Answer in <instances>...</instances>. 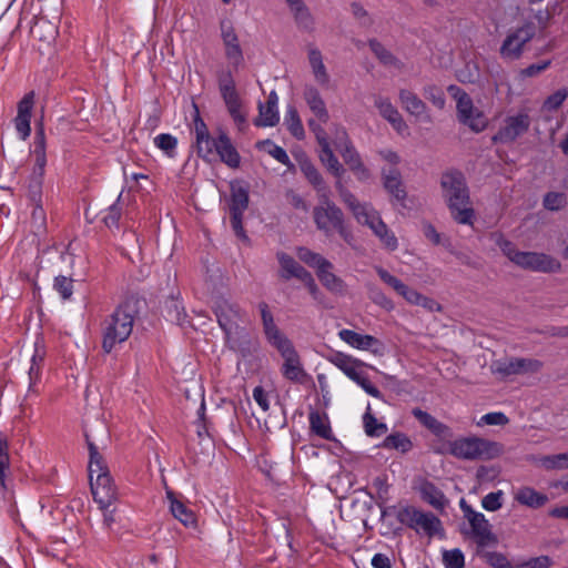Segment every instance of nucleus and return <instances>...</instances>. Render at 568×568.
I'll use <instances>...</instances> for the list:
<instances>
[{
  "instance_id": "nucleus-58",
  "label": "nucleus",
  "mask_w": 568,
  "mask_h": 568,
  "mask_svg": "<svg viewBox=\"0 0 568 568\" xmlns=\"http://www.w3.org/2000/svg\"><path fill=\"white\" fill-rule=\"evenodd\" d=\"M566 204V196L559 192H550L544 197V205L546 209L556 211L564 207Z\"/></svg>"
},
{
  "instance_id": "nucleus-35",
  "label": "nucleus",
  "mask_w": 568,
  "mask_h": 568,
  "mask_svg": "<svg viewBox=\"0 0 568 568\" xmlns=\"http://www.w3.org/2000/svg\"><path fill=\"white\" fill-rule=\"evenodd\" d=\"M399 295L409 304L422 306L430 312L440 311V305L435 300L420 294L416 290L408 287L406 284Z\"/></svg>"
},
{
  "instance_id": "nucleus-54",
  "label": "nucleus",
  "mask_w": 568,
  "mask_h": 568,
  "mask_svg": "<svg viewBox=\"0 0 568 568\" xmlns=\"http://www.w3.org/2000/svg\"><path fill=\"white\" fill-rule=\"evenodd\" d=\"M503 498V490L489 493L481 499V507L487 511H496L501 508Z\"/></svg>"
},
{
  "instance_id": "nucleus-16",
  "label": "nucleus",
  "mask_w": 568,
  "mask_h": 568,
  "mask_svg": "<svg viewBox=\"0 0 568 568\" xmlns=\"http://www.w3.org/2000/svg\"><path fill=\"white\" fill-rule=\"evenodd\" d=\"M313 215L317 229L326 235L332 234L344 220L343 212L327 197L326 193L321 194V203L314 207Z\"/></svg>"
},
{
  "instance_id": "nucleus-36",
  "label": "nucleus",
  "mask_w": 568,
  "mask_h": 568,
  "mask_svg": "<svg viewBox=\"0 0 568 568\" xmlns=\"http://www.w3.org/2000/svg\"><path fill=\"white\" fill-rule=\"evenodd\" d=\"M413 415L426 427L428 428L433 434H435L438 437H448L450 436V429L448 426L443 424L442 422L437 420L435 417H433L430 414L419 409L415 408L413 410Z\"/></svg>"
},
{
  "instance_id": "nucleus-52",
  "label": "nucleus",
  "mask_w": 568,
  "mask_h": 568,
  "mask_svg": "<svg viewBox=\"0 0 568 568\" xmlns=\"http://www.w3.org/2000/svg\"><path fill=\"white\" fill-rule=\"evenodd\" d=\"M567 97H568V89L561 88V89L557 90L556 92H554L552 94H550L544 101L542 109L546 111H549V112L556 111L557 109H559L561 106V104L565 102Z\"/></svg>"
},
{
  "instance_id": "nucleus-32",
  "label": "nucleus",
  "mask_w": 568,
  "mask_h": 568,
  "mask_svg": "<svg viewBox=\"0 0 568 568\" xmlns=\"http://www.w3.org/2000/svg\"><path fill=\"white\" fill-rule=\"evenodd\" d=\"M297 162L301 171L317 192L321 194L326 193L323 178L311 160L305 154H301L297 156Z\"/></svg>"
},
{
  "instance_id": "nucleus-6",
  "label": "nucleus",
  "mask_w": 568,
  "mask_h": 568,
  "mask_svg": "<svg viewBox=\"0 0 568 568\" xmlns=\"http://www.w3.org/2000/svg\"><path fill=\"white\" fill-rule=\"evenodd\" d=\"M297 257L310 267L315 268L318 280L326 290L335 294L344 292V281L334 274L333 264L324 256L306 247H300L297 250Z\"/></svg>"
},
{
  "instance_id": "nucleus-24",
  "label": "nucleus",
  "mask_w": 568,
  "mask_h": 568,
  "mask_svg": "<svg viewBox=\"0 0 568 568\" xmlns=\"http://www.w3.org/2000/svg\"><path fill=\"white\" fill-rule=\"evenodd\" d=\"M334 145L339 151L345 164L351 168L362 160L359 153L353 146L346 130L343 126L334 125Z\"/></svg>"
},
{
  "instance_id": "nucleus-5",
  "label": "nucleus",
  "mask_w": 568,
  "mask_h": 568,
  "mask_svg": "<svg viewBox=\"0 0 568 568\" xmlns=\"http://www.w3.org/2000/svg\"><path fill=\"white\" fill-rule=\"evenodd\" d=\"M498 245L503 253L516 265L534 272H557L560 270L558 260L550 255L536 252H519L513 243L507 240H499Z\"/></svg>"
},
{
  "instance_id": "nucleus-49",
  "label": "nucleus",
  "mask_w": 568,
  "mask_h": 568,
  "mask_svg": "<svg viewBox=\"0 0 568 568\" xmlns=\"http://www.w3.org/2000/svg\"><path fill=\"white\" fill-rule=\"evenodd\" d=\"M9 445L6 438L0 436V486L6 489L7 473L10 467Z\"/></svg>"
},
{
  "instance_id": "nucleus-29",
  "label": "nucleus",
  "mask_w": 568,
  "mask_h": 568,
  "mask_svg": "<svg viewBox=\"0 0 568 568\" xmlns=\"http://www.w3.org/2000/svg\"><path fill=\"white\" fill-rule=\"evenodd\" d=\"M217 144L215 156L217 155L223 163L232 169L239 168L241 156L225 132L219 134Z\"/></svg>"
},
{
  "instance_id": "nucleus-39",
  "label": "nucleus",
  "mask_w": 568,
  "mask_h": 568,
  "mask_svg": "<svg viewBox=\"0 0 568 568\" xmlns=\"http://www.w3.org/2000/svg\"><path fill=\"white\" fill-rule=\"evenodd\" d=\"M312 432L324 439H332L333 433L328 417L318 412H312L308 416Z\"/></svg>"
},
{
  "instance_id": "nucleus-47",
  "label": "nucleus",
  "mask_w": 568,
  "mask_h": 568,
  "mask_svg": "<svg viewBox=\"0 0 568 568\" xmlns=\"http://www.w3.org/2000/svg\"><path fill=\"white\" fill-rule=\"evenodd\" d=\"M154 145L163 151L165 155L169 158L175 156V151L178 146V139L169 133L158 134L154 140Z\"/></svg>"
},
{
  "instance_id": "nucleus-48",
  "label": "nucleus",
  "mask_w": 568,
  "mask_h": 568,
  "mask_svg": "<svg viewBox=\"0 0 568 568\" xmlns=\"http://www.w3.org/2000/svg\"><path fill=\"white\" fill-rule=\"evenodd\" d=\"M517 363L518 357L496 361L491 364V369L493 372L500 374L503 376L519 375Z\"/></svg>"
},
{
  "instance_id": "nucleus-31",
  "label": "nucleus",
  "mask_w": 568,
  "mask_h": 568,
  "mask_svg": "<svg viewBox=\"0 0 568 568\" xmlns=\"http://www.w3.org/2000/svg\"><path fill=\"white\" fill-rule=\"evenodd\" d=\"M32 155L34 158V168L32 175L42 179L47 165L45 138L42 128L36 134L34 149L32 151Z\"/></svg>"
},
{
  "instance_id": "nucleus-2",
  "label": "nucleus",
  "mask_w": 568,
  "mask_h": 568,
  "mask_svg": "<svg viewBox=\"0 0 568 568\" xmlns=\"http://www.w3.org/2000/svg\"><path fill=\"white\" fill-rule=\"evenodd\" d=\"M89 448V479L94 501L100 509L111 507L118 499V488L110 475L108 465L98 445L87 435Z\"/></svg>"
},
{
  "instance_id": "nucleus-45",
  "label": "nucleus",
  "mask_w": 568,
  "mask_h": 568,
  "mask_svg": "<svg viewBox=\"0 0 568 568\" xmlns=\"http://www.w3.org/2000/svg\"><path fill=\"white\" fill-rule=\"evenodd\" d=\"M383 447L387 449H396L402 453H407L412 449L413 443L405 434L396 433L388 435L384 439Z\"/></svg>"
},
{
  "instance_id": "nucleus-50",
  "label": "nucleus",
  "mask_w": 568,
  "mask_h": 568,
  "mask_svg": "<svg viewBox=\"0 0 568 568\" xmlns=\"http://www.w3.org/2000/svg\"><path fill=\"white\" fill-rule=\"evenodd\" d=\"M263 146L267 151L270 155H272L275 160L281 162L282 164L286 165L288 170L294 169V164L291 162L286 151L275 143L271 141L263 142Z\"/></svg>"
},
{
  "instance_id": "nucleus-62",
  "label": "nucleus",
  "mask_w": 568,
  "mask_h": 568,
  "mask_svg": "<svg viewBox=\"0 0 568 568\" xmlns=\"http://www.w3.org/2000/svg\"><path fill=\"white\" fill-rule=\"evenodd\" d=\"M354 383H356L369 396L375 398L382 397L379 389L367 378L365 373H363Z\"/></svg>"
},
{
  "instance_id": "nucleus-12",
  "label": "nucleus",
  "mask_w": 568,
  "mask_h": 568,
  "mask_svg": "<svg viewBox=\"0 0 568 568\" xmlns=\"http://www.w3.org/2000/svg\"><path fill=\"white\" fill-rule=\"evenodd\" d=\"M535 34L536 28L531 22L510 29L500 45V57L506 61L518 60L524 53L525 45L531 41Z\"/></svg>"
},
{
  "instance_id": "nucleus-60",
  "label": "nucleus",
  "mask_w": 568,
  "mask_h": 568,
  "mask_svg": "<svg viewBox=\"0 0 568 568\" xmlns=\"http://www.w3.org/2000/svg\"><path fill=\"white\" fill-rule=\"evenodd\" d=\"M377 273L379 277L389 285L398 295L404 290L405 284L384 268L378 267Z\"/></svg>"
},
{
  "instance_id": "nucleus-19",
  "label": "nucleus",
  "mask_w": 568,
  "mask_h": 568,
  "mask_svg": "<svg viewBox=\"0 0 568 568\" xmlns=\"http://www.w3.org/2000/svg\"><path fill=\"white\" fill-rule=\"evenodd\" d=\"M165 498L171 515L179 520L185 528L194 529L197 527V517L195 513L186 505L181 495H176L166 487Z\"/></svg>"
},
{
  "instance_id": "nucleus-14",
  "label": "nucleus",
  "mask_w": 568,
  "mask_h": 568,
  "mask_svg": "<svg viewBox=\"0 0 568 568\" xmlns=\"http://www.w3.org/2000/svg\"><path fill=\"white\" fill-rule=\"evenodd\" d=\"M231 190V223L232 229L237 237L247 240L243 227V215L248 206V187L241 181H232L230 183Z\"/></svg>"
},
{
  "instance_id": "nucleus-41",
  "label": "nucleus",
  "mask_w": 568,
  "mask_h": 568,
  "mask_svg": "<svg viewBox=\"0 0 568 568\" xmlns=\"http://www.w3.org/2000/svg\"><path fill=\"white\" fill-rule=\"evenodd\" d=\"M32 33L40 41L51 43L58 37V27L47 19H40L36 22Z\"/></svg>"
},
{
  "instance_id": "nucleus-7",
  "label": "nucleus",
  "mask_w": 568,
  "mask_h": 568,
  "mask_svg": "<svg viewBox=\"0 0 568 568\" xmlns=\"http://www.w3.org/2000/svg\"><path fill=\"white\" fill-rule=\"evenodd\" d=\"M213 310L219 325L225 333L226 343L232 349H235L237 339L246 337L245 329L239 325L240 310L224 298L216 300Z\"/></svg>"
},
{
  "instance_id": "nucleus-1",
  "label": "nucleus",
  "mask_w": 568,
  "mask_h": 568,
  "mask_svg": "<svg viewBox=\"0 0 568 568\" xmlns=\"http://www.w3.org/2000/svg\"><path fill=\"white\" fill-rule=\"evenodd\" d=\"M260 312L266 339L283 358L282 375L291 382H302L306 373L293 343L278 329L266 304H260Z\"/></svg>"
},
{
  "instance_id": "nucleus-25",
  "label": "nucleus",
  "mask_w": 568,
  "mask_h": 568,
  "mask_svg": "<svg viewBox=\"0 0 568 568\" xmlns=\"http://www.w3.org/2000/svg\"><path fill=\"white\" fill-rule=\"evenodd\" d=\"M398 100L403 109L415 116L418 121H430L425 103L412 91L402 89L398 93Z\"/></svg>"
},
{
  "instance_id": "nucleus-28",
  "label": "nucleus",
  "mask_w": 568,
  "mask_h": 568,
  "mask_svg": "<svg viewBox=\"0 0 568 568\" xmlns=\"http://www.w3.org/2000/svg\"><path fill=\"white\" fill-rule=\"evenodd\" d=\"M307 60L315 82L321 87H327L329 83V74L324 63L322 52L317 48H308Z\"/></svg>"
},
{
  "instance_id": "nucleus-43",
  "label": "nucleus",
  "mask_w": 568,
  "mask_h": 568,
  "mask_svg": "<svg viewBox=\"0 0 568 568\" xmlns=\"http://www.w3.org/2000/svg\"><path fill=\"white\" fill-rule=\"evenodd\" d=\"M369 48L375 57L386 67L399 69L402 67L400 61L393 55L381 42L377 40L369 41Z\"/></svg>"
},
{
  "instance_id": "nucleus-10",
  "label": "nucleus",
  "mask_w": 568,
  "mask_h": 568,
  "mask_svg": "<svg viewBox=\"0 0 568 568\" xmlns=\"http://www.w3.org/2000/svg\"><path fill=\"white\" fill-rule=\"evenodd\" d=\"M133 329V316L122 307L111 315L104 328L102 347L110 353L115 345L125 342Z\"/></svg>"
},
{
  "instance_id": "nucleus-8",
  "label": "nucleus",
  "mask_w": 568,
  "mask_h": 568,
  "mask_svg": "<svg viewBox=\"0 0 568 568\" xmlns=\"http://www.w3.org/2000/svg\"><path fill=\"white\" fill-rule=\"evenodd\" d=\"M448 453L459 459L474 460L493 458L499 453V447L495 443L478 437H463L448 444Z\"/></svg>"
},
{
  "instance_id": "nucleus-9",
  "label": "nucleus",
  "mask_w": 568,
  "mask_h": 568,
  "mask_svg": "<svg viewBox=\"0 0 568 568\" xmlns=\"http://www.w3.org/2000/svg\"><path fill=\"white\" fill-rule=\"evenodd\" d=\"M448 92L456 100L458 120L474 132H481L488 125L483 111L474 106L470 97L456 85H449Z\"/></svg>"
},
{
  "instance_id": "nucleus-55",
  "label": "nucleus",
  "mask_w": 568,
  "mask_h": 568,
  "mask_svg": "<svg viewBox=\"0 0 568 568\" xmlns=\"http://www.w3.org/2000/svg\"><path fill=\"white\" fill-rule=\"evenodd\" d=\"M33 106H34V93L29 92L18 103L17 116L31 120Z\"/></svg>"
},
{
  "instance_id": "nucleus-21",
  "label": "nucleus",
  "mask_w": 568,
  "mask_h": 568,
  "mask_svg": "<svg viewBox=\"0 0 568 568\" xmlns=\"http://www.w3.org/2000/svg\"><path fill=\"white\" fill-rule=\"evenodd\" d=\"M379 115L402 136L409 135L408 125L388 98L377 97L374 102Z\"/></svg>"
},
{
  "instance_id": "nucleus-20",
  "label": "nucleus",
  "mask_w": 568,
  "mask_h": 568,
  "mask_svg": "<svg viewBox=\"0 0 568 568\" xmlns=\"http://www.w3.org/2000/svg\"><path fill=\"white\" fill-rule=\"evenodd\" d=\"M460 507L477 541L481 545L490 541L493 539L491 527L485 515L473 510L464 500L460 501Z\"/></svg>"
},
{
  "instance_id": "nucleus-23",
  "label": "nucleus",
  "mask_w": 568,
  "mask_h": 568,
  "mask_svg": "<svg viewBox=\"0 0 568 568\" xmlns=\"http://www.w3.org/2000/svg\"><path fill=\"white\" fill-rule=\"evenodd\" d=\"M221 93L227 106V110L237 124L242 129L246 124V113L242 110L241 101L232 81L221 85Z\"/></svg>"
},
{
  "instance_id": "nucleus-3",
  "label": "nucleus",
  "mask_w": 568,
  "mask_h": 568,
  "mask_svg": "<svg viewBox=\"0 0 568 568\" xmlns=\"http://www.w3.org/2000/svg\"><path fill=\"white\" fill-rule=\"evenodd\" d=\"M341 197L349 211L353 213L357 223L367 226L382 245L388 251H395L398 247V240L388 229L381 217V214L369 203L359 202L354 194L347 190L341 191Z\"/></svg>"
},
{
  "instance_id": "nucleus-26",
  "label": "nucleus",
  "mask_w": 568,
  "mask_h": 568,
  "mask_svg": "<svg viewBox=\"0 0 568 568\" xmlns=\"http://www.w3.org/2000/svg\"><path fill=\"white\" fill-rule=\"evenodd\" d=\"M329 362L353 382L357 381L364 373L362 369L364 363L362 361L342 352L332 355Z\"/></svg>"
},
{
  "instance_id": "nucleus-37",
  "label": "nucleus",
  "mask_w": 568,
  "mask_h": 568,
  "mask_svg": "<svg viewBox=\"0 0 568 568\" xmlns=\"http://www.w3.org/2000/svg\"><path fill=\"white\" fill-rule=\"evenodd\" d=\"M420 495L425 501L437 509H443L447 505V499L439 488L433 483L425 481L420 486Z\"/></svg>"
},
{
  "instance_id": "nucleus-4",
  "label": "nucleus",
  "mask_w": 568,
  "mask_h": 568,
  "mask_svg": "<svg viewBox=\"0 0 568 568\" xmlns=\"http://www.w3.org/2000/svg\"><path fill=\"white\" fill-rule=\"evenodd\" d=\"M444 196L454 220L460 224L473 223L474 210L470 207L468 189L460 172H446L440 180Z\"/></svg>"
},
{
  "instance_id": "nucleus-27",
  "label": "nucleus",
  "mask_w": 568,
  "mask_h": 568,
  "mask_svg": "<svg viewBox=\"0 0 568 568\" xmlns=\"http://www.w3.org/2000/svg\"><path fill=\"white\" fill-rule=\"evenodd\" d=\"M303 97L310 110L318 120V123H326L329 115L320 91L314 85H306ZM314 121L317 123L316 120Z\"/></svg>"
},
{
  "instance_id": "nucleus-61",
  "label": "nucleus",
  "mask_w": 568,
  "mask_h": 568,
  "mask_svg": "<svg viewBox=\"0 0 568 568\" xmlns=\"http://www.w3.org/2000/svg\"><path fill=\"white\" fill-rule=\"evenodd\" d=\"M549 65H550V60L530 64L527 68L521 69L519 71V77L521 79L536 77L539 73H541L542 71H545Z\"/></svg>"
},
{
  "instance_id": "nucleus-64",
  "label": "nucleus",
  "mask_w": 568,
  "mask_h": 568,
  "mask_svg": "<svg viewBox=\"0 0 568 568\" xmlns=\"http://www.w3.org/2000/svg\"><path fill=\"white\" fill-rule=\"evenodd\" d=\"M489 565L494 568H517L514 567L510 561L501 554L490 552L487 555Z\"/></svg>"
},
{
  "instance_id": "nucleus-34",
  "label": "nucleus",
  "mask_w": 568,
  "mask_h": 568,
  "mask_svg": "<svg viewBox=\"0 0 568 568\" xmlns=\"http://www.w3.org/2000/svg\"><path fill=\"white\" fill-rule=\"evenodd\" d=\"M290 9L300 28L312 31L314 29V18L303 0H286Z\"/></svg>"
},
{
  "instance_id": "nucleus-53",
  "label": "nucleus",
  "mask_w": 568,
  "mask_h": 568,
  "mask_svg": "<svg viewBox=\"0 0 568 568\" xmlns=\"http://www.w3.org/2000/svg\"><path fill=\"white\" fill-rule=\"evenodd\" d=\"M443 562L445 568H463L465 565V557L462 550L457 548L445 550L443 552Z\"/></svg>"
},
{
  "instance_id": "nucleus-11",
  "label": "nucleus",
  "mask_w": 568,
  "mask_h": 568,
  "mask_svg": "<svg viewBox=\"0 0 568 568\" xmlns=\"http://www.w3.org/2000/svg\"><path fill=\"white\" fill-rule=\"evenodd\" d=\"M308 126L311 131L314 133L316 141L320 145V161L329 173H332L336 179H338L336 187L341 193L342 190H346L341 183V179L344 175L345 170L343 165L339 163L338 159L335 156L331 148L326 131L324 130L322 124L316 123L314 120H310Z\"/></svg>"
},
{
  "instance_id": "nucleus-56",
  "label": "nucleus",
  "mask_w": 568,
  "mask_h": 568,
  "mask_svg": "<svg viewBox=\"0 0 568 568\" xmlns=\"http://www.w3.org/2000/svg\"><path fill=\"white\" fill-rule=\"evenodd\" d=\"M509 422L508 417L501 412H491L483 415L477 422L478 426L484 425H498L503 426Z\"/></svg>"
},
{
  "instance_id": "nucleus-46",
  "label": "nucleus",
  "mask_w": 568,
  "mask_h": 568,
  "mask_svg": "<svg viewBox=\"0 0 568 568\" xmlns=\"http://www.w3.org/2000/svg\"><path fill=\"white\" fill-rule=\"evenodd\" d=\"M363 424L365 433L371 437H379L386 433L387 426L384 423H379L372 414L371 406L368 405L367 412L363 416Z\"/></svg>"
},
{
  "instance_id": "nucleus-40",
  "label": "nucleus",
  "mask_w": 568,
  "mask_h": 568,
  "mask_svg": "<svg viewBox=\"0 0 568 568\" xmlns=\"http://www.w3.org/2000/svg\"><path fill=\"white\" fill-rule=\"evenodd\" d=\"M280 121L278 106L268 103H261L258 106V116L255 119L257 126H274Z\"/></svg>"
},
{
  "instance_id": "nucleus-51",
  "label": "nucleus",
  "mask_w": 568,
  "mask_h": 568,
  "mask_svg": "<svg viewBox=\"0 0 568 568\" xmlns=\"http://www.w3.org/2000/svg\"><path fill=\"white\" fill-rule=\"evenodd\" d=\"M31 223L33 229L37 232H42L47 225V214L44 209L42 207V202L31 203Z\"/></svg>"
},
{
  "instance_id": "nucleus-30",
  "label": "nucleus",
  "mask_w": 568,
  "mask_h": 568,
  "mask_svg": "<svg viewBox=\"0 0 568 568\" xmlns=\"http://www.w3.org/2000/svg\"><path fill=\"white\" fill-rule=\"evenodd\" d=\"M383 185L385 190L398 202H403L406 192L403 186L400 172L396 168L382 170Z\"/></svg>"
},
{
  "instance_id": "nucleus-18",
  "label": "nucleus",
  "mask_w": 568,
  "mask_h": 568,
  "mask_svg": "<svg viewBox=\"0 0 568 568\" xmlns=\"http://www.w3.org/2000/svg\"><path fill=\"white\" fill-rule=\"evenodd\" d=\"M529 125L530 118L526 112H518L517 114L508 115L503 121V124L494 135L493 140L500 143L514 142L529 129Z\"/></svg>"
},
{
  "instance_id": "nucleus-13",
  "label": "nucleus",
  "mask_w": 568,
  "mask_h": 568,
  "mask_svg": "<svg viewBox=\"0 0 568 568\" xmlns=\"http://www.w3.org/2000/svg\"><path fill=\"white\" fill-rule=\"evenodd\" d=\"M396 518L417 532L434 536L440 530V520L430 513H424L413 506H404L396 510Z\"/></svg>"
},
{
  "instance_id": "nucleus-57",
  "label": "nucleus",
  "mask_w": 568,
  "mask_h": 568,
  "mask_svg": "<svg viewBox=\"0 0 568 568\" xmlns=\"http://www.w3.org/2000/svg\"><path fill=\"white\" fill-rule=\"evenodd\" d=\"M54 288L63 300H67L73 293V281L67 276H58L54 280Z\"/></svg>"
},
{
  "instance_id": "nucleus-22",
  "label": "nucleus",
  "mask_w": 568,
  "mask_h": 568,
  "mask_svg": "<svg viewBox=\"0 0 568 568\" xmlns=\"http://www.w3.org/2000/svg\"><path fill=\"white\" fill-rule=\"evenodd\" d=\"M221 36L225 48V55L231 65L239 68L243 63V51L237 34L230 22H222Z\"/></svg>"
},
{
  "instance_id": "nucleus-44",
  "label": "nucleus",
  "mask_w": 568,
  "mask_h": 568,
  "mask_svg": "<svg viewBox=\"0 0 568 568\" xmlns=\"http://www.w3.org/2000/svg\"><path fill=\"white\" fill-rule=\"evenodd\" d=\"M536 463L547 470L568 469V452L539 457L538 459H536Z\"/></svg>"
},
{
  "instance_id": "nucleus-59",
  "label": "nucleus",
  "mask_w": 568,
  "mask_h": 568,
  "mask_svg": "<svg viewBox=\"0 0 568 568\" xmlns=\"http://www.w3.org/2000/svg\"><path fill=\"white\" fill-rule=\"evenodd\" d=\"M28 196L31 203L42 202V179L32 175L28 187Z\"/></svg>"
},
{
  "instance_id": "nucleus-42",
  "label": "nucleus",
  "mask_w": 568,
  "mask_h": 568,
  "mask_svg": "<svg viewBox=\"0 0 568 568\" xmlns=\"http://www.w3.org/2000/svg\"><path fill=\"white\" fill-rule=\"evenodd\" d=\"M278 263L284 272L283 276L286 278L296 277L298 280L307 272L301 266L293 257L285 253L277 254Z\"/></svg>"
},
{
  "instance_id": "nucleus-33",
  "label": "nucleus",
  "mask_w": 568,
  "mask_h": 568,
  "mask_svg": "<svg viewBox=\"0 0 568 568\" xmlns=\"http://www.w3.org/2000/svg\"><path fill=\"white\" fill-rule=\"evenodd\" d=\"M514 499L519 503L520 505L530 507V508H538L544 506L548 498L546 495L538 493L536 489L525 486L518 488L514 493Z\"/></svg>"
},
{
  "instance_id": "nucleus-17",
  "label": "nucleus",
  "mask_w": 568,
  "mask_h": 568,
  "mask_svg": "<svg viewBox=\"0 0 568 568\" xmlns=\"http://www.w3.org/2000/svg\"><path fill=\"white\" fill-rule=\"evenodd\" d=\"M195 113L193 118V132L195 135L194 146L199 156L205 161H211L216 153L219 135L211 136L205 122L200 116L197 108L194 105Z\"/></svg>"
},
{
  "instance_id": "nucleus-63",
  "label": "nucleus",
  "mask_w": 568,
  "mask_h": 568,
  "mask_svg": "<svg viewBox=\"0 0 568 568\" xmlns=\"http://www.w3.org/2000/svg\"><path fill=\"white\" fill-rule=\"evenodd\" d=\"M550 565L551 560L548 556H539L517 565V568H548Z\"/></svg>"
},
{
  "instance_id": "nucleus-38",
  "label": "nucleus",
  "mask_w": 568,
  "mask_h": 568,
  "mask_svg": "<svg viewBox=\"0 0 568 568\" xmlns=\"http://www.w3.org/2000/svg\"><path fill=\"white\" fill-rule=\"evenodd\" d=\"M284 124L286 125L287 130L291 132L293 136H295L298 140L304 139L305 131L303 123L301 121L297 109L292 104H288L286 106L284 114Z\"/></svg>"
},
{
  "instance_id": "nucleus-15",
  "label": "nucleus",
  "mask_w": 568,
  "mask_h": 568,
  "mask_svg": "<svg viewBox=\"0 0 568 568\" xmlns=\"http://www.w3.org/2000/svg\"><path fill=\"white\" fill-rule=\"evenodd\" d=\"M337 336L351 348L361 352H368L374 356L384 355V343L371 334L363 333L362 331L343 328L338 331Z\"/></svg>"
}]
</instances>
